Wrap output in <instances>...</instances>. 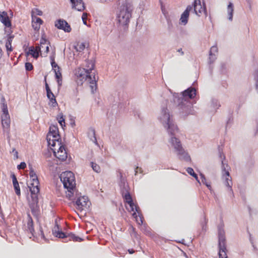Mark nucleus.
Listing matches in <instances>:
<instances>
[{
	"label": "nucleus",
	"mask_w": 258,
	"mask_h": 258,
	"mask_svg": "<svg viewBox=\"0 0 258 258\" xmlns=\"http://www.w3.org/2000/svg\"><path fill=\"white\" fill-rule=\"evenodd\" d=\"M72 4V8L78 11H83L85 9L84 4L82 0H70Z\"/></svg>",
	"instance_id": "nucleus-19"
},
{
	"label": "nucleus",
	"mask_w": 258,
	"mask_h": 258,
	"mask_svg": "<svg viewBox=\"0 0 258 258\" xmlns=\"http://www.w3.org/2000/svg\"><path fill=\"white\" fill-rule=\"evenodd\" d=\"M35 11L36 14L37 15H38V16L42 15V12L41 10H39L38 9H36L35 10Z\"/></svg>",
	"instance_id": "nucleus-49"
},
{
	"label": "nucleus",
	"mask_w": 258,
	"mask_h": 258,
	"mask_svg": "<svg viewBox=\"0 0 258 258\" xmlns=\"http://www.w3.org/2000/svg\"><path fill=\"white\" fill-rule=\"evenodd\" d=\"M55 27L59 29L63 30L66 32H70L71 31V28L67 22L63 20H58L55 24Z\"/></svg>",
	"instance_id": "nucleus-14"
},
{
	"label": "nucleus",
	"mask_w": 258,
	"mask_h": 258,
	"mask_svg": "<svg viewBox=\"0 0 258 258\" xmlns=\"http://www.w3.org/2000/svg\"><path fill=\"white\" fill-rule=\"evenodd\" d=\"M13 185L15 190L16 194L17 195L20 196L21 195V191L18 182L16 183V184L15 183H13Z\"/></svg>",
	"instance_id": "nucleus-35"
},
{
	"label": "nucleus",
	"mask_w": 258,
	"mask_h": 258,
	"mask_svg": "<svg viewBox=\"0 0 258 258\" xmlns=\"http://www.w3.org/2000/svg\"><path fill=\"white\" fill-rule=\"evenodd\" d=\"M186 171L189 174L192 176L199 182H200V181L198 179V177L197 174L195 173V172L192 168L188 167L186 169Z\"/></svg>",
	"instance_id": "nucleus-28"
},
{
	"label": "nucleus",
	"mask_w": 258,
	"mask_h": 258,
	"mask_svg": "<svg viewBox=\"0 0 258 258\" xmlns=\"http://www.w3.org/2000/svg\"><path fill=\"white\" fill-rule=\"evenodd\" d=\"M167 23H168V28H172V23H171V21L170 20H169V19H167Z\"/></svg>",
	"instance_id": "nucleus-53"
},
{
	"label": "nucleus",
	"mask_w": 258,
	"mask_h": 258,
	"mask_svg": "<svg viewBox=\"0 0 258 258\" xmlns=\"http://www.w3.org/2000/svg\"><path fill=\"white\" fill-rule=\"evenodd\" d=\"M142 230H143V232L146 234H150V231L146 228L145 225H144L143 227L142 228Z\"/></svg>",
	"instance_id": "nucleus-44"
},
{
	"label": "nucleus",
	"mask_w": 258,
	"mask_h": 258,
	"mask_svg": "<svg viewBox=\"0 0 258 258\" xmlns=\"http://www.w3.org/2000/svg\"><path fill=\"white\" fill-rule=\"evenodd\" d=\"M6 47L7 48V50L8 51H12V42L7 40L6 44Z\"/></svg>",
	"instance_id": "nucleus-36"
},
{
	"label": "nucleus",
	"mask_w": 258,
	"mask_h": 258,
	"mask_svg": "<svg viewBox=\"0 0 258 258\" xmlns=\"http://www.w3.org/2000/svg\"><path fill=\"white\" fill-rule=\"evenodd\" d=\"M38 203L37 194H31V201H29V205L31 211L34 216H37L39 211Z\"/></svg>",
	"instance_id": "nucleus-11"
},
{
	"label": "nucleus",
	"mask_w": 258,
	"mask_h": 258,
	"mask_svg": "<svg viewBox=\"0 0 258 258\" xmlns=\"http://www.w3.org/2000/svg\"><path fill=\"white\" fill-rule=\"evenodd\" d=\"M26 167V164L25 162H21L20 163V164H19L18 166V168L19 169H24Z\"/></svg>",
	"instance_id": "nucleus-42"
},
{
	"label": "nucleus",
	"mask_w": 258,
	"mask_h": 258,
	"mask_svg": "<svg viewBox=\"0 0 258 258\" xmlns=\"http://www.w3.org/2000/svg\"><path fill=\"white\" fill-rule=\"evenodd\" d=\"M91 167L94 171H95L97 173H99L100 172V171H101L100 167L98 165H97L96 163H94L93 162H91Z\"/></svg>",
	"instance_id": "nucleus-32"
},
{
	"label": "nucleus",
	"mask_w": 258,
	"mask_h": 258,
	"mask_svg": "<svg viewBox=\"0 0 258 258\" xmlns=\"http://www.w3.org/2000/svg\"><path fill=\"white\" fill-rule=\"evenodd\" d=\"M58 122L62 127L65 126L64 119L63 118L62 115L60 116L59 119L58 120Z\"/></svg>",
	"instance_id": "nucleus-40"
},
{
	"label": "nucleus",
	"mask_w": 258,
	"mask_h": 258,
	"mask_svg": "<svg viewBox=\"0 0 258 258\" xmlns=\"http://www.w3.org/2000/svg\"><path fill=\"white\" fill-rule=\"evenodd\" d=\"M32 179V183L29 186L31 194H38L39 192V182L37 175H34L30 177Z\"/></svg>",
	"instance_id": "nucleus-13"
},
{
	"label": "nucleus",
	"mask_w": 258,
	"mask_h": 258,
	"mask_svg": "<svg viewBox=\"0 0 258 258\" xmlns=\"http://www.w3.org/2000/svg\"><path fill=\"white\" fill-rule=\"evenodd\" d=\"M0 21L6 27H10L12 26L11 21L6 12L0 11Z\"/></svg>",
	"instance_id": "nucleus-18"
},
{
	"label": "nucleus",
	"mask_w": 258,
	"mask_h": 258,
	"mask_svg": "<svg viewBox=\"0 0 258 258\" xmlns=\"http://www.w3.org/2000/svg\"><path fill=\"white\" fill-rule=\"evenodd\" d=\"M192 6L191 5H188L186 10L183 12V13L181 15V17L180 18V21L181 24L185 25L187 23L188 19L189 17V13L190 12H192Z\"/></svg>",
	"instance_id": "nucleus-16"
},
{
	"label": "nucleus",
	"mask_w": 258,
	"mask_h": 258,
	"mask_svg": "<svg viewBox=\"0 0 258 258\" xmlns=\"http://www.w3.org/2000/svg\"><path fill=\"white\" fill-rule=\"evenodd\" d=\"M59 177L65 188L72 189L75 187V176L72 172H63L60 174Z\"/></svg>",
	"instance_id": "nucleus-6"
},
{
	"label": "nucleus",
	"mask_w": 258,
	"mask_h": 258,
	"mask_svg": "<svg viewBox=\"0 0 258 258\" xmlns=\"http://www.w3.org/2000/svg\"><path fill=\"white\" fill-rule=\"evenodd\" d=\"M49 99L50 103H51V105L52 107H55L57 105V103L56 101L55 96L53 94V96L50 95L49 98H48Z\"/></svg>",
	"instance_id": "nucleus-30"
},
{
	"label": "nucleus",
	"mask_w": 258,
	"mask_h": 258,
	"mask_svg": "<svg viewBox=\"0 0 258 258\" xmlns=\"http://www.w3.org/2000/svg\"><path fill=\"white\" fill-rule=\"evenodd\" d=\"M54 71L55 72V78L57 79L58 85L60 87L62 84V76L60 72V68L57 67V69H54Z\"/></svg>",
	"instance_id": "nucleus-23"
},
{
	"label": "nucleus",
	"mask_w": 258,
	"mask_h": 258,
	"mask_svg": "<svg viewBox=\"0 0 258 258\" xmlns=\"http://www.w3.org/2000/svg\"><path fill=\"white\" fill-rule=\"evenodd\" d=\"M192 6V12L197 16H200L203 13L207 17V13L206 7H202L200 0H195Z\"/></svg>",
	"instance_id": "nucleus-12"
},
{
	"label": "nucleus",
	"mask_w": 258,
	"mask_h": 258,
	"mask_svg": "<svg viewBox=\"0 0 258 258\" xmlns=\"http://www.w3.org/2000/svg\"><path fill=\"white\" fill-rule=\"evenodd\" d=\"M42 48V47L41 46V45H38L37 46H36V48H35V50L37 51V52H38V54L39 53V52L41 51V49Z\"/></svg>",
	"instance_id": "nucleus-51"
},
{
	"label": "nucleus",
	"mask_w": 258,
	"mask_h": 258,
	"mask_svg": "<svg viewBox=\"0 0 258 258\" xmlns=\"http://www.w3.org/2000/svg\"><path fill=\"white\" fill-rule=\"evenodd\" d=\"M33 68V67L31 63L26 62L25 63V69L27 71H31Z\"/></svg>",
	"instance_id": "nucleus-37"
},
{
	"label": "nucleus",
	"mask_w": 258,
	"mask_h": 258,
	"mask_svg": "<svg viewBox=\"0 0 258 258\" xmlns=\"http://www.w3.org/2000/svg\"><path fill=\"white\" fill-rule=\"evenodd\" d=\"M225 159V156L223 155V159ZM222 174L223 177L225 176L224 179V184L227 187L228 190H229L230 194L233 197V192L232 189V182L231 177L230 176V173L228 171V169H226V167L225 166V164L223 162V160H222Z\"/></svg>",
	"instance_id": "nucleus-10"
},
{
	"label": "nucleus",
	"mask_w": 258,
	"mask_h": 258,
	"mask_svg": "<svg viewBox=\"0 0 258 258\" xmlns=\"http://www.w3.org/2000/svg\"><path fill=\"white\" fill-rule=\"evenodd\" d=\"M224 225L221 222L218 226V246L219 248V258H228L226 254L225 232Z\"/></svg>",
	"instance_id": "nucleus-5"
},
{
	"label": "nucleus",
	"mask_w": 258,
	"mask_h": 258,
	"mask_svg": "<svg viewBox=\"0 0 258 258\" xmlns=\"http://www.w3.org/2000/svg\"><path fill=\"white\" fill-rule=\"evenodd\" d=\"M133 11V5L126 2L122 4L118 8L117 18L120 25L123 26L128 25L130 21V19L132 17Z\"/></svg>",
	"instance_id": "nucleus-4"
},
{
	"label": "nucleus",
	"mask_w": 258,
	"mask_h": 258,
	"mask_svg": "<svg viewBox=\"0 0 258 258\" xmlns=\"http://www.w3.org/2000/svg\"><path fill=\"white\" fill-rule=\"evenodd\" d=\"M51 64L52 68L54 70V69H57V67H59L57 63H55V61H53V62H51Z\"/></svg>",
	"instance_id": "nucleus-48"
},
{
	"label": "nucleus",
	"mask_w": 258,
	"mask_h": 258,
	"mask_svg": "<svg viewBox=\"0 0 258 258\" xmlns=\"http://www.w3.org/2000/svg\"><path fill=\"white\" fill-rule=\"evenodd\" d=\"M120 176L121 182L123 184V187L121 188L122 195L125 202L129 205L130 209H128V210H130L131 211H134L135 210L139 213V208L135 205L133 203L131 196L127 190L128 186L125 184L124 179H122V175L121 173H120Z\"/></svg>",
	"instance_id": "nucleus-7"
},
{
	"label": "nucleus",
	"mask_w": 258,
	"mask_h": 258,
	"mask_svg": "<svg viewBox=\"0 0 258 258\" xmlns=\"http://www.w3.org/2000/svg\"><path fill=\"white\" fill-rule=\"evenodd\" d=\"M35 235H37V234H36V233H35V234H34V236H35Z\"/></svg>",
	"instance_id": "nucleus-64"
},
{
	"label": "nucleus",
	"mask_w": 258,
	"mask_h": 258,
	"mask_svg": "<svg viewBox=\"0 0 258 258\" xmlns=\"http://www.w3.org/2000/svg\"><path fill=\"white\" fill-rule=\"evenodd\" d=\"M88 198L85 196L77 197L75 201L77 208L79 210H82L83 208L86 207L88 203Z\"/></svg>",
	"instance_id": "nucleus-15"
},
{
	"label": "nucleus",
	"mask_w": 258,
	"mask_h": 258,
	"mask_svg": "<svg viewBox=\"0 0 258 258\" xmlns=\"http://www.w3.org/2000/svg\"><path fill=\"white\" fill-rule=\"evenodd\" d=\"M34 18L35 22H36L37 24H39L40 25H41L42 24L43 21L40 18L37 17L34 15Z\"/></svg>",
	"instance_id": "nucleus-38"
},
{
	"label": "nucleus",
	"mask_w": 258,
	"mask_h": 258,
	"mask_svg": "<svg viewBox=\"0 0 258 258\" xmlns=\"http://www.w3.org/2000/svg\"><path fill=\"white\" fill-rule=\"evenodd\" d=\"M85 68H79L76 71L75 75L80 79L81 83L86 81L90 84L92 92H94L97 89L96 82L98 78L95 77V73L92 72L95 67V61L93 59H87L85 61Z\"/></svg>",
	"instance_id": "nucleus-3"
},
{
	"label": "nucleus",
	"mask_w": 258,
	"mask_h": 258,
	"mask_svg": "<svg viewBox=\"0 0 258 258\" xmlns=\"http://www.w3.org/2000/svg\"><path fill=\"white\" fill-rule=\"evenodd\" d=\"M50 60H51V62H53V61H54V56H50Z\"/></svg>",
	"instance_id": "nucleus-58"
},
{
	"label": "nucleus",
	"mask_w": 258,
	"mask_h": 258,
	"mask_svg": "<svg viewBox=\"0 0 258 258\" xmlns=\"http://www.w3.org/2000/svg\"><path fill=\"white\" fill-rule=\"evenodd\" d=\"M30 172H29L30 177H32L33 175H36L32 167H31L30 168Z\"/></svg>",
	"instance_id": "nucleus-45"
},
{
	"label": "nucleus",
	"mask_w": 258,
	"mask_h": 258,
	"mask_svg": "<svg viewBox=\"0 0 258 258\" xmlns=\"http://www.w3.org/2000/svg\"><path fill=\"white\" fill-rule=\"evenodd\" d=\"M177 51L180 52V54L183 55L184 54V52L182 51V48H179L177 50Z\"/></svg>",
	"instance_id": "nucleus-54"
},
{
	"label": "nucleus",
	"mask_w": 258,
	"mask_h": 258,
	"mask_svg": "<svg viewBox=\"0 0 258 258\" xmlns=\"http://www.w3.org/2000/svg\"><path fill=\"white\" fill-rule=\"evenodd\" d=\"M196 95V90L192 87L188 88L180 94L175 93L173 95L174 102L182 116L191 113L192 104L190 99L194 98Z\"/></svg>",
	"instance_id": "nucleus-2"
},
{
	"label": "nucleus",
	"mask_w": 258,
	"mask_h": 258,
	"mask_svg": "<svg viewBox=\"0 0 258 258\" xmlns=\"http://www.w3.org/2000/svg\"><path fill=\"white\" fill-rule=\"evenodd\" d=\"M131 228L132 229V231H135V228H134V227H133V226H131Z\"/></svg>",
	"instance_id": "nucleus-60"
},
{
	"label": "nucleus",
	"mask_w": 258,
	"mask_h": 258,
	"mask_svg": "<svg viewBox=\"0 0 258 258\" xmlns=\"http://www.w3.org/2000/svg\"><path fill=\"white\" fill-rule=\"evenodd\" d=\"M234 11V6L231 2H230L227 6L228 19L229 21H232L233 19V14Z\"/></svg>",
	"instance_id": "nucleus-24"
},
{
	"label": "nucleus",
	"mask_w": 258,
	"mask_h": 258,
	"mask_svg": "<svg viewBox=\"0 0 258 258\" xmlns=\"http://www.w3.org/2000/svg\"><path fill=\"white\" fill-rule=\"evenodd\" d=\"M11 176H12V178L13 183H15L16 184V183L18 182V181H17L16 176H15V175L14 174H12Z\"/></svg>",
	"instance_id": "nucleus-47"
},
{
	"label": "nucleus",
	"mask_w": 258,
	"mask_h": 258,
	"mask_svg": "<svg viewBox=\"0 0 258 258\" xmlns=\"http://www.w3.org/2000/svg\"><path fill=\"white\" fill-rule=\"evenodd\" d=\"M39 232H40V233H38V235H40L41 237L42 238L44 239L45 238L44 234V233L42 230V228L41 226H39Z\"/></svg>",
	"instance_id": "nucleus-43"
},
{
	"label": "nucleus",
	"mask_w": 258,
	"mask_h": 258,
	"mask_svg": "<svg viewBox=\"0 0 258 258\" xmlns=\"http://www.w3.org/2000/svg\"><path fill=\"white\" fill-rule=\"evenodd\" d=\"M139 171L140 173L142 172V170L141 168H139V167H137L135 169V175L137 174L138 172Z\"/></svg>",
	"instance_id": "nucleus-52"
},
{
	"label": "nucleus",
	"mask_w": 258,
	"mask_h": 258,
	"mask_svg": "<svg viewBox=\"0 0 258 258\" xmlns=\"http://www.w3.org/2000/svg\"><path fill=\"white\" fill-rule=\"evenodd\" d=\"M200 176H201V181H202V182L205 184L207 187L210 189L211 190V186L210 185V182H208L207 181V179L205 176V175L203 174H200Z\"/></svg>",
	"instance_id": "nucleus-29"
},
{
	"label": "nucleus",
	"mask_w": 258,
	"mask_h": 258,
	"mask_svg": "<svg viewBox=\"0 0 258 258\" xmlns=\"http://www.w3.org/2000/svg\"><path fill=\"white\" fill-rule=\"evenodd\" d=\"M87 14L85 13H84L82 15V19L83 21V22L85 24H86V20L87 19Z\"/></svg>",
	"instance_id": "nucleus-46"
},
{
	"label": "nucleus",
	"mask_w": 258,
	"mask_h": 258,
	"mask_svg": "<svg viewBox=\"0 0 258 258\" xmlns=\"http://www.w3.org/2000/svg\"><path fill=\"white\" fill-rule=\"evenodd\" d=\"M184 255L186 256V257H187V256L186 255V253H183Z\"/></svg>",
	"instance_id": "nucleus-62"
},
{
	"label": "nucleus",
	"mask_w": 258,
	"mask_h": 258,
	"mask_svg": "<svg viewBox=\"0 0 258 258\" xmlns=\"http://www.w3.org/2000/svg\"><path fill=\"white\" fill-rule=\"evenodd\" d=\"M68 192H66V197L70 200H72L73 202H75V201L78 197L76 195L74 197V188H73L72 189H67Z\"/></svg>",
	"instance_id": "nucleus-25"
},
{
	"label": "nucleus",
	"mask_w": 258,
	"mask_h": 258,
	"mask_svg": "<svg viewBox=\"0 0 258 258\" xmlns=\"http://www.w3.org/2000/svg\"><path fill=\"white\" fill-rule=\"evenodd\" d=\"M220 157L221 158H222V153H220Z\"/></svg>",
	"instance_id": "nucleus-61"
},
{
	"label": "nucleus",
	"mask_w": 258,
	"mask_h": 258,
	"mask_svg": "<svg viewBox=\"0 0 258 258\" xmlns=\"http://www.w3.org/2000/svg\"><path fill=\"white\" fill-rule=\"evenodd\" d=\"M45 88L46 90V93H47V98H49V96L50 95H52L53 96V93L51 91L49 87V86L47 82L45 81Z\"/></svg>",
	"instance_id": "nucleus-34"
},
{
	"label": "nucleus",
	"mask_w": 258,
	"mask_h": 258,
	"mask_svg": "<svg viewBox=\"0 0 258 258\" xmlns=\"http://www.w3.org/2000/svg\"><path fill=\"white\" fill-rule=\"evenodd\" d=\"M14 37V36L13 35L9 34L8 35V40H7L12 42Z\"/></svg>",
	"instance_id": "nucleus-50"
},
{
	"label": "nucleus",
	"mask_w": 258,
	"mask_h": 258,
	"mask_svg": "<svg viewBox=\"0 0 258 258\" xmlns=\"http://www.w3.org/2000/svg\"><path fill=\"white\" fill-rule=\"evenodd\" d=\"M60 136L58 133V129L57 126L52 125L49 127V132L47 135V140L49 146L54 147L56 142L59 146L60 142L59 140Z\"/></svg>",
	"instance_id": "nucleus-8"
},
{
	"label": "nucleus",
	"mask_w": 258,
	"mask_h": 258,
	"mask_svg": "<svg viewBox=\"0 0 258 258\" xmlns=\"http://www.w3.org/2000/svg\"><path fill=\"white\" fill-rule=\"evenodd\" d=\"M85 43L82 42L80 44H78L76 46V48L77 51L81 52L85 49Z\"/></svg>",
	"instance_id": "nucleus-33"
},
{
	"label": "nucleus",
	"mask_w": 258,
	"mask_h": 258,
	"mask_svg": "<svg viewBox=\"0 0 258 258\" xmlns=\"http://www.w3.org/2000/svg\"><path fill=\"white\" fill-rule=\"evenodd\" d=\"M213 52H218V48L216 45L213 46L209 52V62L213 63L216 58V55Z\"/></svg>",
	"instance_id": "nucleus-22"
},
{
	"label": "nucleus",
	"mask_w": 258,
	"mask_h": 258,
	"mask_svg": "<svg viewBox=\"0 0 258 258\" xmlns=\"http://www.w3.org/2000/svg\"><path fill=\"white\" fill-rule=\"evenodd\" d=\"M3 114L2 115H6L9 114L8 110L7 108V105L4 104L3 107Z\"/></svg>",
	"instance_id": "nucleus-39"
},
{
	"label": "nucleus",
	"mask_w": 258,
	"mask_h": 258,
	"mask_svg": "<svg viewBox=\"0 0 258 258\" xmlns=\"http://www.w3.org/2000/svg\"><path fill=\"white\" fill-rule=\"evenodd\" d=\"M27 230L29 231L32 236H34L35 231L34 229L33 221L30 214H27Z\"/></svg>",
	"instance_id": "nucleus-20"
},
{
	"label": "nucleus",
	"mask_w": 258,
	"mask_h": 258,
	"mask_svg": "<svg viewBox=\"0 0 258 258\" xmlns=\"http://www.w3.org/2000/svg\"><path fill=\"white\" fill-rule=\"evenodd\" d=\"M34 11H32V26L33 28L35 31H38L40 29V25L39 24L36 23L34 21Z\"/></svg>",
	"instance_id": "nucleus-27"
},
{
	"label": "nucleus",
	"mask_w": 258,
	"mask_h": 258,
	"mask_svg": "<svg viewBox=\"0 0 258 258\" xmlns=\"http://www.w3.org/2000/svg\"><path fill=\"white\" fill-rule=\"evenodd\" d=\"M47 41L45 38H43V37H41L40 41V44L42 48H43V45H45Z\"/></svg>",
	"instance_id": "nucleus-41"
},
{
	"label": "nucleus",
	"mask_w": 258,
	"mask_h": 258,
	"mask_svg": "<svg viewBox=\"0 0 258 258\" xmlns=\"http://www.w3.org/2000/svg\"><path fill=\"white\" fill-rule=\"evenodd\" d=\"M52 233L54 236L59 238H69L70 240H72L74 241H81L82 240L81 238L76 236L73 233L67 235L66 233L63 232L56 221H55V225L52 229Z\"/></svg>",
	"instance_id": "nucleus-9"
},
{
	"label": "nucleus",
	"mask_w": 258,
	"mask_h": 258,
	"mask_svg": "<svg viewBox=\"0 0 258 258\" xmlns=\"http://www.w3.org/2000/svg\"><path fill=\"white\" fill-rule=\"evenodd\" d=\"M128 251L130 253H133L134 252V250L133 249H128Z\"/></svg>",
	"instance_id": "nucleus-57"
},
{
	"label": "nucleus",
	"mask_w": 258,
	"mask_h": 258,
	"mask_svg": "<svg viewBox=\"0 0 258 258\" xmlns=\"http://www.w3.org/2000/svg\"><path fill=\"white\" fill-rule=\"evenodd\" d=\"M29 54H31L34 58H37L38 56V52H37L34 49L33 47H31L29 48V51L27 52V55Z\"/></svg>",
	"instance_id": "nucleus-26"
},
{
	"label": "nucleus",
	"mask_w": 258,
	"mask_h": 258,
	"mask_svg": "<svg viewBox=\"0 0 258 258\" xmlns=\"http://www.w3.org/2000/svg\"><path fill=\"white\" fill-rule=\"evenodd\" d=\"M3 55V50L2 49L0 48V57H1Z\"/></svg>",
	"instance_id": "nucleus-59"
},
{
	"label": "nucleus",
	"mask_w": 258,
	"mask_h": 258,
	"mask_svg": "<svg viewBox=\"0 0 258 258\" xmlns=\"http://www.w3.org/2000/svg\"><path fill=\"white\" fill-rule=\"evenodd\" d=\"M45 53L46 54H47L48 53V52L49 51V46L48 45H47L45 47Z\"/></svg>",
	"instance_id": "nucleus-56"
},
{
	"label": "nucleus",
	"mask_w": 258,
	"mask_h": 258,
	"mask_svg": "<svg viewBox=\"0 0 258 258\" xmlns=\"http://www.w3.org/2000/svg\"><path fill=\"white\" fill-rule=\"evenodd\" d=\"M160 119L168 134L171 136L169 142L173 147L179 159L186 161L189 160L190 157L182 147L180 140L175 137L178 132V128L173 122L169 112L166 108H162Z\"/></svg>",
	"instance_id": "nucleus-1"
},
{
	"label": "nucleus",
	"mask_w": 258,
	"mask_h": 258,
	"mask_svg": "<svg viewBox=\"0 0 258 258\" xmlns=\"http://www.w3.org/2000/svg\"><path fill=\"white\" fill-rule=\"evenodd\" d=\"M133 216L134 217V218L136 219V220L139 225L143 224V218L142 216H139V217L138 218V215L136 212H134L133 214Z\"/></svg>",
	"instance_id": "nucleus-31"
},
{
	"label": "nucleus",
	"mask_w": 258,
	"mask_h": 258,
	"mask_svg": "<svg viewBox=\"0 0 258 258\" xmlns=\"http://www.w3.org/2000/svg\"><path fill=\"white\" fill-rule=\"evenodd\" d=\"M258 132V126H257L256 133Z\"/></svg>",
	"instance_id": "nucleus-63"
},
{
	"label": "nucleus",
	"mask_w": 258,
	"mask_h": 258,
	"mask_svg": "<svg viewBox=\"0 0 258 258\" xmlns=\"http://www.w3.org/2000/svg\"><path fill=\"white\" fill-rule=\"evenodd\" d=\"M53 153L55 156L61 161L65 160L67 158V154L63 146H59L58 150L56 152L54 150Z\"/></svg>",
	"instance_id": "nucleus-17"
},
{
	"label": "nucleus",
	"mask_w": 258,
	"mask_h": 258,
	"mask_svg": "<svg viewBox=\"0 0 258 258\" xmlns=\"http://www.w3.org/2000/svg\"><path fill=\"white\" fill-rule=\"evenodd\" d=\"M2 124L5 129H8L10 127V118L9 114L2 115Z\"/></svg>",
	"instance_id": "nucleus-21"
},
{
	"label": "nucleus",
	"mask_w": 258,
	"mask_h": 258,
	"mask_svg": "<svg viewBox=\"0 0 258 258\" xmlns=\"http://www.w3.org/2000/svg\"><path fill=\"white\" fill-rule=\"evenodd\" d=\"M92 133H93V136H94V138L95 142L97 143V140H96V138L95 137V130H92Z\"/></svg>",
	"instance_id": "nucleus-55"
}]
</instances>
